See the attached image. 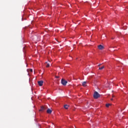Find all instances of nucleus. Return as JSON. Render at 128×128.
<instances>
[{"label":"nucleus","instance_id":"6","mask_svg":"<svg viewBox=\"0 0 128 128\" xmlns=\"http://www.w3.org/2000/svg\"><path fill=\"white\" fill-rule=\"evenodd\" d=\"M52 111L50 110V108H48V110H46V112H47V114H52Z\"/></svg>","mask_w":128,"mask_h":128},{"label":"nucleus","instance_id":"5","mask_svg":"<svg viewBox=\"0 0 128 128\" xmlns=\"http://www.w3.org/2000/svg\"><path fill=\"white\" fill-rule=\"evenodd\" d=\"M98 48L99 50H104V47L102 46V45H99V46H98Z\"/></svg>","mask_w":128,"mask_h":128},{"label":"nucleus","instance_id":"14","mask_svg":"<svg viewBox=\"0 0 128 128\" xmlns=\"http://www.w3.org/2000/svg\"><path fill=\"white\" fill-rule=\"evenodd\" d=\"M114 99H112V98H111V100H112Z\"/></svg>","mask_w":128,"mask_h":128},{"label":"nucleus","instance_id":"2","mask_svg":"<svg viewBox=\"0 0 128 128\" xmlns=\"http://www.w3.org/2000/svg\"><path fill=\"white\" fill-rule=\"evenodd\" d=\"M61 84H62V86H66V84H68V81L62 78L61 80Z\"/></svg>","mask_w":128,"mask_h":128},{"label":"nucleus","instance_id":"17","mask_svg":"<svg viewBox=\"0 0 128 128\" xmlns=\"http://www.w3.org/2000/svg\"><path fill=\"white\" fill-rule=\"evenodd\" d=\"M112 40H114V38H112Z\"/></svg>","mask_w":128,"mask_h":128},{"label":"nucleus","instance_id":"7","mask_svg":"<svg viewBox=\"0 0 128 128\" xmlns=\"http://www.w3.org/2000/svg\"><path fill=\"white\" fill-rule=\"evenodd\" d=\"M46 68H50V62H46Z\"/></svg>","mask_w":128,"mask_h":128},{"label":"nucleus","instance_id":"10","mask_svg":"<svg viewBox=\"0 0 128 128\" xmlns=\"http://www.w3.org/2000/svg\"><path fill=\"white\" fill-rule=\"evenodd\" d=\"M104 68V66H102V67L99 68V70H102Z\"/></svg>","mask_w":128,"mask_h":128},{"label":"nucleus","instance_id":"13","mask_svg":"<svg viewBox=\"0 0 128 128\" xmlns=\"http://www.w3.org/2000/svg\"><path fill=\"white\" fill-rule=\"evenodd\" d=\"M56 78H58L59 76H56Z\"/></svg>","mask_w":128,"mask_h":128},{"label":"nucleus","instance_id":"16","mask_svg":"<svg viewBox=\"0 0 128 128\" xmlns=\"http://www.w3.org/2000/svg\"><path fill=\"white\" fill-rule=\"evenodd\" d=\"M100 66V64H99V65H98V66Z\"/></svg>","mask_w":128,"mask_h":128},{"label":"nucleus","instance_id":"9","mask_svg":"<svg viewBox=\"0 0 128 128\" xmlns=\"http://www.w3.org/2000/svg\"><path fill=\"white\" fill-rule=\"evenodd\" d=\"M64 108H66V110H68V106L66 105V104L64 105Z\"/></svg>","mask_w":128,"mask_h":128},{"label":"nucleus","instance_id":"4","mask_svg":"<svg viewBox=\"0 0 128 128\" xmlns=\"http://www.w3.org/2000/svg\"><path fill=\"white\" fill-rule=\"evenodd\" d=\"M38 84L40 86H42V84H44V81L43 80L38 81Z\"/></svg>","mask_w":128,"mask_h":128},{"label":"nucleus","instance_id":"3","mask_svg":"<svg viewBox=\"0 0 128 128\" xmlns=\"http://www.w3.org/2000/svg\"><path fill=\"white\" fill-rule=\"evenodd\" d=\"M46 110V107L42 106H41L40 109L39 110V112H44Z\"/></svg>","mask_w":128,"mask_h":128},{"label":"nucleus","instance_id":"11","mask_svg":"<svg viewBox=\"0 0 128 128\" xmlns=\"http://www.w3.org/2000/svg\"><path fill=\"white\" fill-rule=\"evenodd\" d=\"M110 106V104H106V108H108Z\"/></svg>","mask_w":128,"mask_h":128},{"label":"nucleus","instance_id":"12","mask_svg":"<svg viewBox=\"0 0 128 128\" xmlns=\"http://www.w3.org/2000/svg\"><path fill=\"white\" fill-rule=\"evenodd\" d=\"M30 72H32V69H30Z\"/></svg>","mask_w":128,"mask_h":128},{"label":"nucleus","instance_id":"1","mask_svg":"<svg viewBox=\"0 0 128 128\" xmlns=\"http://www.w3.org/2000/svg\"><path fill=\"white\" fill-rule=\"evenodd\" d=\"M100 94H98V92L95 91L94 94V98H95L96 100H98V98H100Z\"/></svg>","mask_w":128,"mask_h":128},{"label":"nucleus","instance_id":"8","mask_svg":"<svg viewBox=\"0 0 128 128\" xmlns=\"http://www.w3.org/2000/svg\"><path fill=\"white\" fill-rule=\"evenodd\" d=\"M82 86H86V82H84L82 83Z\"/></svg>","mask_w":128,"mask_h":128},{"label":"nucleus","instance_id":"15","mask_svg":"<svg viewBox=\"0 0 128 128\" xmlns=\"http://www.w3.org/2000/svg\"><path fill=\"white\" fill-rule=\"evenodd\" d=\"M114 96H112V98H114Z\"/></svg>","mask_w":128,"mask_h":128}]
</instances>
